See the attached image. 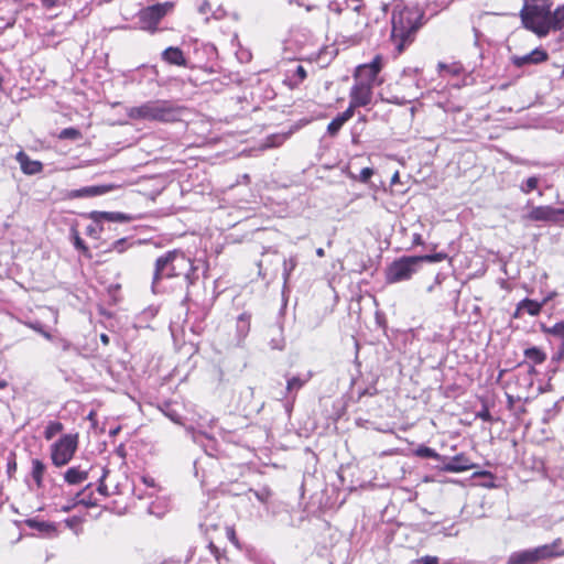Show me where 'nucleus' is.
<instances>
[{
    "instance_id": "obj_1",
    "label": "nucleus",
    "mask_w": 564,
    "mask_h": 564,
    "mask_svg": "<svg viewBox=\"0 0 564 564\" xmlns=\"http://www.w3.org/2000/svg\"><path fill=\"white\" fill-rule=\"evenodd\" d=\"M424 24L425 12L416 6L395 8L392 11L389 39L398 56L415 42L417 32Z\"/></svg>"
},
{
    "instance_id": "obj_2",
    "label": "nucleus",
    "mask_w": 564,
    "mask_h": 564,
    "mask_svg": "<svg viewBox=\"0 0 564 564\" xmlns=\"http://www.w3.org/2000/svg\"><path fill=\"white\" fill-rule=\"evenodd\" d=\"M186 107L170 100L155 99L139 106L130 107L127 116L131 120L155 121L161 123H175L182 121Z\"/></svg>"
},
{
    "instance_id": "obj_3",
    "label": "nucleus",
    "mask_w": 564,
    "mask_h": 564,
    "mask_svg": "<svg viewBox=\"0 0 564 564\" xmlns=\"http://www.w3.org/2000/svg\"><path fill=\"white\" fill-rule=\"evenodd\" d=\"M551 0H525L520 10V19L524 29L533 32L539 37H544L551 32Z\"/></svg>"
},
{
    "instance_id": "obj_4",
    "label": "nucleus",
    "mask_w": 564,
    "mask_h": 564,
    "mask_svg": "<svg viewBox=\"0 0 564 564\" xmlns=\"http://www.w3.org/2000/svg\"><path fill=\"white\" fill-rule=\"evenodd\" d=\"M194 271L193 261L184 252L173 250L156 259L153 280L164 278H188Z\"/></svg>"
},
{
    "instance_id": "obj_5",
    "label": "nucleus",
    "mask_w": 564,
    "mask_h": 564,
    "mask_svg": "<svg viewBox=\"0 0 564 564\" xmlns=\"http://www.w3.org/2000/svg\"><path fill=\"white\" fill-rule=\"evenodd\" d=\"M174 2L166 1L142 8L137 13L138 28L151 34L156 33L159 31V24L174 10Z\"/></svg>"
},
{
    "instance_id": "obj_6",
    "label": "nucleus",
    "mask_w": 564,
    "mask_h": 564,
    "mask_svg": "<svg viewBox=\"0 0 564 564\" xmlns=\"http://www.w3.org/2000/svg\"><path fill=\"white\" fill-rule=\"evenodd\" d=\"M79 436L77 433L64 434L50 447L52 464L61 468L66 466L75 456L78 448Z\"/></svg>"
},
{
    "instance_id": "obj_7",
    "label": "nucleus",
    "mask_w": 564,
    "mask_h": 564,
    "mask_svg": "<svg viewBox=\"0 0 564 564\" xmlns=\"http://www.w3.org/2000/svg\"><path fill=\"white\" fill-rule=\"evenodd\" d=\"M419 270L415 256H403L393 260L384 270V279L388 284H394L410 280Z\"/></svg>"
},
{
    "instance_id": "obj_8",
    "label": "nucleus",
    "mask_w": 564,
    "mask_h": 564,
    "mask_svg": "<svg viewBox=\"0 0 564 564\" xmlns=\"http://www.w3.org/2000/svg\"><path fill=\"white\" fill-rule=\"evenodd\" d=\"M523 219L564 226V208L550 205L534 206L523 216Z\"/></svg>"
},
{
    "instance_id": "obj_9",
    "label": "nucleus",
    "mask_w": 564,
    "mask_h": 564,
    "mask_svg": "<svg viewBox=\"0 0 564 564\" xmlns=\"http://www.w3.org/2000/svg\"><path fill=\"white\" fill-rule=\"evenodd\" d=\"M384 67V58L381 54H377L370 63L360 64L355 69V80L370 83L375 87L381 85L382 80H377L379 74Z\"/></svg>"
},
{
    "instance_id": "obj_10",
    "label": "nucleus",
    "mask_w": 564,
    "mask_h": 564,
    "mask_svg": "<svg viewBox=\"0 0 564 564\" xmlns=\"http://www.w3.org/2000/svg\"><path fill=\"white\" fill-rule=\"evenodd\" d=\"M372 84L355 80L349 90V105L347 109H350L355 115L356 109L369 106L372 102Z\"/></svg>"
},
{
    "instance_id": "obj_11",
    "label": "nucleus",
    "mask_w": 564,
    "mask_h": 564,
    "mask_svg": "<svg viewBox=\"0 0 564 564\" xmlns=\"http://www.w3.org/2000/svg\"><path fill=\"white\" fill-rule=\"evenodd\" d=\"M118 188L116 184H101V185H93L85 186L78 189H73L67 193V198L76 199V198H89L95 196H101L107 193H110Z\"/></svg>"
},
{
    "instance_id": "obj_12",
    "label": "nucleus",
    "mask_w": 564,
    "mask_h": 564,
    "mask_svg": "<svg viewBox=\"0 0 564 564\" xmlns=\"http://www.w3.org/2000/svg\"><path fill=\"white\" fill-rule=\"evenodd\" d=\"M547 59L549 53L542 47H536L532 50L530 53L522 56L512 55L510 57L512 65L516 66L517 68H521L525 65H539L545 63Z\"/></svg>"
},
{
    "instance_id": "obj_13",
    "label": "nucleus",
    "mask_w": 564,
    "mask_h": 564,
    "mask_svg": "<svg viewBox=\"0 0 564 564\" xmlns=\"http://www.w3.org/2000/svg\"><path fill=\"white\" fill-rule=\"evenodd\" d=\"M542 310L543 303L536 300L525 297L517 304L516 310L511 316L513 319H521L525 315L536 317L541 314Z\"/></svg>"
},
{
    "instance_id": "obj_14",
    "label": "nucleus",
    "mask_w": 564,
    "mask_h": 564,
    "mask_svg": "<svg viewBox=\"0 0 564 564\" xmlns=\"http://www.w3.org/2000/svg\"><path fill=\"white\" fill-rule=\"evenodd\" d=\"M539 561L564 556V541L556 538L549 544L534 547Z\"/></svg>"
},
{
    "instance_id": "obj_15",
    "label": "nucleus",
    "mask_w": 564,
    "mask_h": 564,
    "mask_svg": "<svg viewBox=\"0 0 564 564\" xmlns=\"http://www.w3.org/2000/svg\"><path fill=\"white\" fill-rule=\"evenodd\" d=\"M523 364L528 366L530 373H535V366H540L546 361V352L538 346H530L523 350Z\"/></svg>"
},
{
    "instance_id": "obj_16",
    "label": "nucleus",
    "mask_w": 564,
    "mask_h": 564,
    "mask_svg": "<svg viewBox=\"0 0 564 564\" xmlns=\"http://www.w3.org/2000/svg\"><path fill=\"white\" fill-rule=\"evenodd\" d=\"M15 160L25 175H36L43 172L44 165L41 161L32 160L23 150L15 154Z\"/></svg>"
},
{
    "instance_id": "obj_17",
    "label": "nucleus",
    "mask_w": 564,
    "mask_h": 564,
    "mask_svg": "<svg viewBox=\"0 0 564 564\" xmlns=\"http://www.w3.org/2000/svg\"><path fill=\"white\" fill-rule=\"evenodd\" d=\"M475 467L470 458L465 453L456 454L444 465L443 470L447 473H462Z\"/></svg>"
},
{
    "instance_id": "obj_18",
    "label": "nucleus",
    "mask_w": 564,
    "mask_h": 564,
    "mask_svg": "<svg viewBox=\"0 0 564 564\" xmlns=\"http://www.w3.org/2000/svg\"><path fill=\"white\" fill-rule=\"evenodd\" d=\"M162 61L166 64L175 65L178 67H186L187 59L184 52L177 46H169L161 54Z\"/></svg>"
},
{
    "instance_id": "obj_19",
    "label": "nucleus",
    "mask_w": 564,
    "mask_h": 564,
    "mask_svg": "<svg viewBox=\"0 0 564 564\" xmlns=\"http://www.w3.org/2000/svg\"><path fill=\"white\" fill-rule=\"evenodd\" d=\"M539 557L533 547L511 553L506 564H539Z\"/></svg>"
},
{
    "instance_id": "obj_20",
    "label": "nucleus",
    "mask_w": 564,
    "mask_h": 564,
    "mask_svg": "<svg viewBox=\"0 0 564 564\" xmlns=\"http://www.w3.org/2000/svg\"><path fill=\"white\" fill-rule=\"evenodd\" d=\"M437 72L442 77H458L465 72V67L460 62H440L437 64Z\"/></svg>"
},
{
    "instance_id": "obj_21",
    "label": "nucleus",
    "mask_w": 564,
    "mask_h": 564,
    "mask_svg": "<svg viewBox=\"0 0 564 564\" xmlns=\"http://www.w3.org/2000/svg\"><path fill=\"white\" fill-rule=\"evenodd\" d=\"M90 218L97 224L102 220L127 223L132 219V217L126 214L113 212H93L90 213Z\"/></svg>"
},
{
    "instance_id": "obj_22",
    "label": "nucleus",
    "mask_w": 564,
    "mask_h": 564,
    "mask_svg": "<svg viewBox=\"0 0 564 564\" xmlns=\"http://www.w3.org/2000/svg\"><path fill=\"white\" fill-rule=\"evenodd\" d=\"M355 115L350 109H346L341 113L337 115L327 126V133L332 137H335L341 127L350 120Z\"/></svg>"
},
{
    "instance_id": "obj_23",
    "label": "nucleus",
    "mask_w": 564,
    "mask_h": 564,
    "mask_svg": "<svg viewBox=\"0 0 564 564\" xmlns=\"http://www.w3.org/2000/svg\"><path fill=\"white\" fill-rule=\"evenodd\" d=\"M88 470L82 469L80 466H73L64 474V480L68 485H78L88 479Z\"/></svg>"
},
{
    "instance_id": "obj_24",
    "label": "nucleus",
    "mask_w": 564,
    "mask_h": 564,
    "mask_svg": "<svg viewBox=\"0 0 564 564\" xmlns=\"http://www.w3.org/2000/svg\"><path fill=\"white\" fill-rule=\"evenodd\" d=\"M307 78V72L302 65H297L293 73L288 76V79L285 80L286 86L290 89H296L299 88L303 82Z\"/></svg>"
},
{
    "instance_id": "obj_25",
    "label": "nucleus",
    "mask_w": 564,
    "mask_h": 564,
    "mask_svg": "<svg viewBox=\"0 0 564 564\" xmlns=\"http://www.w3.org/2000/svg\"><path fill=\"white\" fill-rule=\"evenodd\" d=\"M45 471H46V466L41 459H39V458L32 459L31 476H32V479L34 480L37 488H42L44 485Z\"/></svg>"
},
{
    "instance_id": "obj_26",
    "label": "nucleus",
    "mask_w": 564,
    "mask_h": 564,
    "mask_svg": "<svg viewBox=\"0 0 564 564\" xmlns=\"http://www.w3.org/2000/svg\"><path fill=\"white\" fill-rule=\"evenodd\" d=\"M541 330L545 335H550L560 341L561 347H564V321L555 323L553 326L541 325Z\"/></svg>"
},
{
    "instance_id": "obj_27",
    "label": "nucleus",
    "mask_w": 564,
    "mask_h": 564,
    "mask_svg": "<svg viewBox=\"0 0 564 564\" xmlns=\"http://www.w3.org/2000/svg\"><path fill=\"white\" fill-rule=\"evenodd\" d=\"M551 31H561L564 28V3L554 11L551 10Z\"/></svg>"
},
{
    "instance_id": "obj_28",
    "label": "nucleus",
    "mask_w": 564,
    "mask_h": 564,
    "mask_svg": "<svg viewBox=\"0 0 564 564\" xmlns=\"http://www.w3.org/2000/svg\"><path fill=\"white\" fill-rule=\"evenodd\" d=\"M311 376H307L306 378L301 377H292L286 382V392L288 394H291L295 392L293 395V400L295 399L296 392L300 391L310 380Z\"/></svg>"
},
{
    "instance_id": "obj_29",
    "label": "nucleus",
    "mask_w": 564,
    "mask_h": 564,
    "mask_svg": "<svg viewBox=\"0 0 564 564\" xmlns=\"http://www.w3.org/2000/svg\"><path fill=\"white\" fill-rule=\"evenodd\" d=\"M64 430L63 423L59 421H50L44 431V438L50 441Z\"/></svg>"
},
{
    "instance_id": "obj_30",
    "label": "nucleus",
    "mask_w": 564,
    "mask_h": 564,
    "mask_svg": "<svg viewBox=\"0 0 564 564\" xmlns=\"http://www.w3.org/2000/svg\"><path fill=\"white\" fill-rule=\"evenodd\" d=\"M73 242L77 250H79L85 257L91 258V253L89 248L85 243V241L80 238L78 230L72 229Z\"/></svg>"
},
{
    "instance_id": "obj_31",
    "label": "nucleus",
    "mask_w": 564,
    "mask_h": 564,
    "mask_svg": "<svg viewBox=\"0 0 564 564\" xmlns=\"http://www.w3.org/2000/svg\"><path fill=\"white\" fill-rule=\"evenodd\" d=\"M414 455L421 458H433L438 459L441 456L440 454L434 449L425 445H420L415 451Z\"/></svg>"
},
{
    "instance_id": "obj_32",
    "label": "nucleus",
    "mask_w": 564,
    "mask_h": 564,
    "mask_svg": "<svg viewBox=\"0 0 564 564\" xmlns=\"http://www.w3.org/2000/svg\"><path fill=\"white\" fill-rule=\"evenodd\" d=\"M417 263L421 264L423 262L434 263V262H441L447 258V254L445 252H437L433 254H424V256H415Z\"/></svg>"
},
{
    "instance_id": "obj_33",
    "label": "nucleus",
    "mask_w": 564,
    "mask_h": 564,
    "mask_svg": "<svg viewBox=\"0 0 564 564\" xmlns=\"http://www.w3.org/2000/svg\"><path fill=\"white\" fill-rule=\"evenodd\" d=\"M82 137V132L73 127L65 128L58 133V139L61 140H78Z\"/></svg>"
},
{
    "instance_id": "obj_34",
    "label": "nucleus",
    "mask_w": 564,
    "mask_h": 564,
    "mask_svg": "<svg viewBox=\"0 0 564 564\" xmlns=\"http://www.w3.org/2000/svg\"><path fill=\"white\" fill-rule=\"evenodd\" d=\"M25 523L29 528L36 529L41 532H48L54 529L51 523L45 521H37L35 519H29Z\"/></svg>"
},
{
    "instance_id": "obj_35",
    "label": "nucleus",
    "mask_w": 564,
    "mask_h": 564,
    "mask_svg": "<svg viewBox=\"0 0 564 564\" xmlns=\"http://www.w3.org/2000/svg\"><path fill=\"white\" fill-rule=\"evenodd\" d=\"M297 265V260L295 257H290L289 259H284L283 261V276L286 282L290 279L291 273Z\"/></svg>"
},
{
    "instance_id": "obj_36",
    "label": "nucleus",
    "mask_w": 564,
    "mask_h": 564,
    "mask_svg": "<svg viewBox=\"0 0 564 564\" xmlns=\"http://www.w3.org/2000/svg\"><path fill=\"white\" fill-rule=\"evenodd\" d=\"M238 327H241V334H239V338H245L247 333L250 329V315L247 313H242L238 317Z\"/></svg>"
},
{
    "instance_id": "obj_37",
    "label": "nucleus",
    "mask_w": 564,
    "mask_h": 564,
    "mask_svg": "<svg viewBox=\"0 0 564 564\" xmlns=\"http://www.w3.org/2000/svg\"><path fill=\"white\" fill-rule=\"evenodd\" d=\"M539 186V178L536 176L529 177L525 182H523L520 186V189L524 194H529L532 191L536 189Z\"/></svg>"
},
{
    "instance_id": "obj_38",
    "label": "nucleus",
    "mask_w": 564,
    "mask_h": 564,
    "mask_svg": "<svg viewBox=\"0 0 564 564\" xmlns=\"http://www.w3.org/2000/svg\"><path fill=\"white\" fill-rule=\"evenodd\" d=\"M108 474H109V470H108V469H106V468H104V470H102V475H101V477H100V479H99V485H98V487H97V491H98L101 496H104V497H108V496L110 495V492H109V490H108V487H107V485L105 484V479L107 478Z\"/></svg>"
},
{
    "instance_id": "obj_39",
    "label": "nucleus",
    "mask_w": 564,
    "mask_h": 564,
    "mask_svg": "<svg viewBox=\"0 0 564 564\" xmlns=\"http://www.w3.org/2000/svg\"><path fill=\"white\" fill-rule=\"evenodd\" d=\"M17 468H18V464H17V459H15V454L11 453L8 458V463H7V474H8L9 478H13V476L17 471Z\"/></svg>"
},
{
    "instance_id": "obj_40",
    "label": "nucleus",
    "mask_w": 564,
    "mask_h": 564,
    "mask_svg": "<svg viewBox=\"0 0 564 564\" xmlns=\"http://www.w3.org/2000/svg\"><path fill=\"white\" fill-rule=\"evenodd\" d=\"M28 327L32 328L33 330L40 333L45 339L52 340L53 336L43 329V327L39 323H26Z\"/></svg>"
},
{
    "instance_id": "obj_41",
    "label": "nucleus",
    "mask_w": 564,
    "mask_h": 564,
    "mask_svg": "<svg viewBox=\"0 0 564 564\" xmlns=\"http://www.w3.org/2000/svg\"><path fill=\"white\" fill-rule=\"evenodd\" d=\"M476 417L481 419L485 422H492V415L487 405H484L482 409L476 413Z\"/></svg>"
},
{
    "instance_id": "obj_42",
    "label": "nucleus",
    "mask_w": 564,
    "mask_h": 564,
    "mask_svg": "<svg viewBox=\"0 0 564 564\" xmlns=\"http://www.w3.org/2000/svg\"><path fill=\"white\" fill-rule=\"evenodd\" d=\"M372 175H373V170L371 167H364L360 171L359 181L362 183H367L371 178Z\"/></svg>"
},
{
    "instance_id": "obj_43",
    "label": "nucleus",
    "mask_w": 564,
    "mask_h": 564,
    "mask_svg": "<svg viewBox=\"0 0 564 564\" xmlns=\"http://www.w3.org/2000/svg\"><path fill=\"white\" fill-rule=\"evenodd\" d=\"M417 562L420 564H440L438 557L432 555L422 556Z\"/></svg>"
},
{
    "instance_id": "obj_44",
    "label": "nucleus",
    "mask_w": 564,
    "mask_h": 564,
    "mask_svg": "<svg viewBox=\"0 0 564 564\" xmlns=\"http://www.w3.org/2000/svg\"><path fill=\"white\" fill-rule=\"evenodd\" d=\"M101 231H102V227L98 226V225H89L86 228L87 235H90V236H96V235L100 234Z\"/></svg>"
},
{
    "instance_id": "obj_45",
    "label": "nucleus",
    "mask_w": 564,
    "mask_h": 564,
    "mask_svg": "<svg viewBox=\"0 0 564 564\" xmlns=\"http://www.w3.org/2000/svg\"><path fill=\"white\" fill-rule=\"evenodd\" d=\"M553 361L561 362L564 360V347L558 346L556 352L552 357Z\"/></svg>"
},
{
    "instance_id": "obj_46",
    "label": "nucleus",
    "mask_w": 564,
    "mask_h": 564,
    "mask_svg": "<svg viewBox=\"0 0 564 564\" xmlns=\"http://www.w3.org/2000/svg\"><path fill=\"white\" fill-rule=\"evenodd\" d=\"M227 536L235 545H238V538L232 527L227 528Z\"/></svg>"
},
{
    "instance_id": "obj_47",
    "label": "nucleus",
    "mask_w": 564,
    "mask_h": 564,
    "mask_svg": "<svg viewBox=\"0 0 564 564\" xmlns=\"http://www.w3.org/2000/svg\"><path fill=\"white\" fill-rule=\"evenodd\" d=\"M557 295V292L556 291H552V292H549L543 299L542 301H540L541 303H543V307L551 301H553Z\"/></svg>"
},
{
    "instance_id": "obj_48",
    "label": "nucleus",
    "mask_w": 564,
    "mask_h": 564,
    "mask_svg": "<svg viewBox=\"0 0 564 564\" xmlns=\"http://www.w3.org/2000/svg\"><path fill=\"white\" fill-rule=\"evenodd\" d=\"M142 482L148 486V487H151V488H154L156 487V482H155V479L151 476H142Z\"/></svg>"
},
{
    "instance_id": "obj_49",
    "label": "nucleus",
    "mask_w": 564,
    "mask_h": 564,
    "mask_svg": "<svg viewBox=\"0 0 564 564\" xmlns=\"http://www.w3.org/2000/svg\"><path fill=\"white\" fill-rule=\"evenodd\" d=\"M413 245H423V239H422V236L420 234H416L414 235L413 237Z\"/></svg>"
},
{
    "instance_id": "obj_50",
    "label": "nucleus",
    "mask_w": 564,
    "mask_h": 564,
    "mask_svg": "<svg viewBox=\"0 0 564 564\" xmlns=\"http://www.w3.org/2000/svg\"><path fill=\"white\" fill-rule=\"evenodd\" d=\"M100 339L105 345H108L109 337L106 334H101Z\"/></svg>"
},
{
    "instance_id": "obj_51",
    "label": "nucleus",
    "mask_w": 564,
    "mask_h": 564,
    "mask_svg": "<svg viewBox=\"0 0 564 564\" xmlns=\"http://www.w3.org/2000/svg\"><path fill=\"white\" fill-rule=\"evenodd\" d=\"M399 177H400L399 172H395L391 178V183L394 184V183L399 182Z\"/></svg>"
},
{
    "instance_id": "obj_52",
    "label": "nucleus",
    "mask_w": 564,
    "mask_h": 564,
    "mask_svg": "<svg viewBox=\"0 0 564 564\" xmlns=\"http://www.w3.org/2000/svg\"><path fill=\"white\" fill-rule=\"evenodd\" d=\"M478 475L484 476V477H490V478H494V475H492L490 471H481V473H479Z\"/></svg>"
},
{
    "instance_id": "obj_53",
    "label": "nucleus",
    "mask_w": 564,
    "mask_h": 564,
    "mask_svg": "<svg viewBox=\"0 0 564 564\" xmlns=\"http://www.w3.org/2000/svg\"><path fill=\"white\" fill-rule=\"evenodd\" d=\"M316 254H317L318 257H324V256H325V251H324V249H323V248H318V249L316 250Z\"/></svg>"
},
{
    "instance_id": "obj_54",
    "label": "nucleus",
    "mask_w": 564,
    "mask_h": 564,
    "mask_svg": "<svg viewBox=\"0 0 564 564\" xmlns=\"http://www.w3.org/2000/svg\"><path fill=\"white\" fill-rule=\"evenodd\" d=\"M8 386L7 381L3 379H0V390L4 389Z\"/></svg>"
},
{
    "instance_id": "obj_55",
    "label": "nucleus",
    "mask_w": 564,
    "mask_h": 564,
    "mask_svg": "<svg viewBox=\"0 0 564 564\" xmlns=\"http://www.w3.org/2000/svg\"><path fill=\"white\" fill-rule=\"evenodd\" d=\"M80 502L87 505V506H96L97 503L96 502H91V501H85V499H80Z\"/></svg>"
},
{
    "instance_id": "obj_56",
    "label": "nucleus",
    "mask_w": 564,
    "mask_h": 564,
    "mask_svg": "<svg viewBox=\"0 0 564 564\" xmlns=\"http://www.w3.org/2000/svg\"><path fill=\"white\" fill-rule=\"evenodd\" d=\"M118 453L123 457L124 454H123V446L121 445L119 448H118Z\"/></svg>"
},
{
    "instance_id": "obj_57",
    "label": "nucleus",
    "mask_w": 564,
    "mask_h": 564,
    "mask_svg": "<svg viewBox=\"0 0 564 564\" xmlns=\"http://www.w3.org/2000/svg\"><path fill=\"white\" fill-rule=\"evenodd\" d=\"M3 80H4V79H3V76H2V75H0V90L2 89Z\"/></svg>"
},
{
    "instance_id": "obj_58",
    "label": "nucleus",
    "mask_w": 564,
    "mask_h": 564,
    "mask_svg": "<svg viewBox=\"0 0 564 564\" xmlns=\"http://www.w3.org/2000/svg\"><path fill=\"white\" fill-rule=\"evenodd\" d=\"M90 487H91V485H90V484H89V485H87V486L85 487V489H84L82 492H79V494H78V496H80L82 494H84V492H85L87 489H89Z\"/></svg>"
},
{
    "instance_id": "obj_59",
    "label": "nucleus",
    "mask_w": 564,
    "mask_h": 564,
    "mask_svg": "<svg viewBox=\"0 0 564 564\" xmlns=\"http://www.w3.org/2000/svg\"><path fill=\"white\" fill-rule=\"evenodd\" d=\"M118 431H119V427H118V429H116V430H113V431H111V434H117V433H118Z\"/></svg>"
},
{
    "instance_id": "obj_60",
    "label": "nucleus",
    "mask_w": 564,
    "mask_h": 564,
    "mask_svg": "<svg viewBox=\"0 0 564 564\" xmlns=\"http://www.w3.org/2000/svg\"><path fill=\"white\" fill-rule=\"evenodd\" d=\"M64 511H69L70 510V507H64L63 508Z\"/></svg>"
},
{
    "instance_id": "obj_61",
    "label": "nucleus",
    "mask_w": 564,
    "mask_h": 564,
    "mask_svg": "<svg viewBox=\"0 0 564 564\" xmlns=\"http://www.w3.org/2000/svg\"><path fill=\"white\" fill-rule=\"evenodd\" d=\"M2 486L0 485V497L2 496Z\"/></svg>"
}]
</instances>
